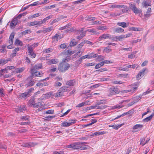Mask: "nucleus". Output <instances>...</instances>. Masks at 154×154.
Instances as JSON below:
<instances>
[{"label": "nucleus", "mask_w": 154, "mask_h": 154, "mask_svg": "<svg viewBox=\"0 0 154 154\" xmlns=\"http://www.w3.org/2000/svg\"><path fill=\"white\" fill-rule=\"evenodd\" d=\"M130 8L132 11L135 14H139L140 17L142 15V10L140 9H138L136 6L135 4L133 2L129 4Z\"/></svg>", "instance_id": "f257e3e1"}, {"label": "nucleus", "mask_w": 154, "mask_h": 154, "mask_svg": "<svg viewBox=\"0 0 154 154\" xmlns=\"http://www.w3.org/2000/svg\"><path fill=\"white\" fill-rule=\"evenodd\" d=\"M88 143L86 142H76L74 143V148L75 149H80L81 150H85L87 149L86 146H83V144H86Z\"/></svg>", "instance_id": "f03ea898"}, {"label": "nucleus", "mask_w": 154, "mask_h": 154, "mask_svg": "<svg viewBox=\"0 0 154 154\" xmlns=\"http://www.w3.org/2000/svg\"><path fill=\"white\" fill-rule=\"evenodd\" d=\"M69 67V64L62 62L60 63L58 69L60 71L64 72L67 70Z\"/></svg>", "instance_id": "7ed1b4c3"}, {"label": "nucleus", "mask_w": 154, "mask_h": 154, "mask_svg": "<svg viewBox=\"0 0 154 154\" xmlns=\"http://www.w3.org/2000/svg\"><path fill=\"white\" fill-rule=\"evenodd\" d=\"M108 95L109 97L118 94L120 91L118 88L114 87L110 88L108 91Z\"/></svg>", "instance_id": "20e7f679"}, {"label": "nucleus", "mask_w": 154, "mask_h": 154, "mask_svg": "<svg viewBox=\"0 0 154 154\" xmlns=\"http://www.w3.org/2000/svg\"><path fill=\"white\" fill-rule=\"evenodd\" d=\"M110 8H123L122 11L123 12H126L128 11V8L127 6L122 5H117L113 4L109 6Z\"/></svg>", "instance_id": "39448f33"}, {"label": "nucleus", "mask_w": 154, "mask_h": 154, "mask_svg": "<svg viewBox=\"0 0 154 154\" xmlns=\"http://www.w3.org/2000/svg\"><path fill=\"white\" fill-rule=\"evenodd\" d=\"M25 86L27 87L32 86L35 83L34 80L32 79L31 78H28L25 81Z\"/></svg>", "instance_id": "423d86ee"}, {"label": "nucleus", "mask_w": 154, "mask_h": 154, "mask_svg": "<svg viewBox=\"0 0 154 154\" xmlns=\"http://www.w3.org/2000/svg\"><path fill=\"white\" fill-rule=\"evenodd\" d=\"M76 121L75 119H70L68 122H65L62 123L61 126L62 127H68L75 123Z\"/></svg>", "instance_id": "0eeeda50"}, {"label": "nucleus", "mask_w": 154, "mask_h": 154, "mask_svg": "<svg viewBox=\"0 0 154 154\" xmlns=\"http://www.w3.org/2000/svg\"><path fill=\"white\" fill-rule=\"evenodd\" d=\"M132 35V33H131L124 35H121L119 36H117V39L118 41H121L126 38L130 37Z\"/></svg>", "instance_id": "6e6552de"}, {"label": "nucleus", "mask_w": 154, "mask_h": 154, "mask_svg": "<svg viewBox=\"0 0 154 154\" xmlns=\"http://www.w3.org/2000/svg\"><path fill=\"white\" fill-rule=\"evenodd\" d=\"M105 103L104 100H102L100 101V102H99L97 103V105L95 106V109H103L106 108L107 107V106L106 105H101L100 106L98 105L101 104Z\"/></svg>", "instance_id": "1a4fd4ad"}, {"label": "nucleus", "mask_w": 154, "mask_h": 154, "mask_svg": "<svg viewBox=\"0 0 154 154\" xmlns=\"http://www.w3.org/2000/svg\"><path fill=\"white\" fill-rule=\"evenodd\" d=\"M42 67V63H40L35 65L31 68V73L33 74L35 71L41 69Z\"/></svg>", "instance_id": "9d476101"}, {"label": "nucleus", "mask_w": 154, "mask_h": 154, "mask_svg": "<svg viewBox=\"0 0 154 154\" xmlns=\"http://www.w3.org/2000/svg\"><path fill=\"white\" fill-rule=\"evenodd\" d=\"M29 104L30 106L37 108L39 107L41 104L40 103H38L37 104H35L34 100L33 99L30 100L29 101Z\"/></svg>", "instance_id": "9b49d317"}, {"label": "nucleus", "mask_w": 154, "mask_h": 154, "mask_svg": "<svg viewBox=\"0 0 154 154\" xmlns=\"http://www.w3.org/2000/svg\"><path fill=\"white\" fill-rule=\"evenodd\" d=\"M146 69V68H143L141 71L139 72L136 77L138 80L140 79L144 75V73Z\"/></svg>", "instance_id": "f8f14e48"}, {"label": "nucleus", "mask_w": 154, "mask_h": 154, "mask_svg": "<svg viewBox=\"0 0 154 154\" xmlns=\"http://www.w3.org/2000/svg\"><path fill=\"white\" fill-rule=\"evenodd\" d=\"M151 0H144L142 3V5L143 7L146 8L148 6H151Z\"/></svg>", "instance_id": "ddd939ff"}, {"label": "nucleus", "mask_w": 154, "mask_h": 154, "mask_svg": "<svg viewBox=\"0 0 154 154\" xmlns=\"http://www.w3.org/2000/svg\"><path fill=\"white\" fill-rule=\"evenodd\" d=\"M59 61L57 59H52L49 60L47 61V63L48 64H56Z\"/></svg>", "instance_id": "4468645a"}, {"label": "nucleus", "mask_w": 154, "mask_h": 154, "mask_svg": "<svg viewBox=\"0 0 154 154\" xmlns=\"http://www.w3.org/2000/svg\"><path fill=\"white\" fill-rule=\"evenodd\" d=\"M62 38L61 35L58 33L56 34L54 36L52 37V39L54 40L58 41Z\"/></svg>", "instance_id": "2eb2a0df"}, {"label": "nucleus", "mask_w": 154, "mask_h": 154, "mask_svg": "<svg viewBox=\"0 0 154 154\" xmlns=\"http://www.w3.org/2000/svg\"><path fill=\"white\" fill-rule=\"evenodd\" d=\"M114 31L116 33H121L124 32V30L122 28L117 27L114 29Z\"/></svg>", "instance_id": "dca6fc26"}, {"label": "nucleus", "mask_w": 154, "mask_h": 154, "mask_svg": "<svg viewBox=\"0 0 154 154\" xmlns=\"http://www.w3.org/2000/svg\"><path fill=\"white\" fill-rule=\"evenodd\" d=\"M99 38L101 39L110 38L111 35L108 34H104L101 35Z\"/></svg>", "instance_id": "f3484780"}, {"label": "nucleus", "mask_w": 154, "mask_h": 154, "mask_svg": "<svg viewBox=\"0 0 154 154\" xmlns=\"http://www.w3.org/2000/svg\"><path fill=\"white\" fill-rule=\"evenodd\" d=\"M63 94V93L59 90L58 92L53 93V96H54V97H59L62 96Z\"/></svg>", "instance_id": "a211bd4d"}, {"label": "nucleus", "mask_w": 154, "mask_h": 154, "mask_svg": "<svg viewBox=\"0 0 154 154\" xmlns=\"http://www.w3.org/2000/svg\"><path fill=\"white\" fill-rule=\"evenodd\" d=\"M34 45H28V53L33 52V46L35 47V46H37V43L36 45L35 44Z\"/></svg>", "instance_id": "6ab92c4d"}, {"label": "nucleus", "mask_w": 154, "mask_h": 154, "mask_svg": "<svg viewBox=\"0 0 154 154\" xmlns=\"http://www.w3.org/2000/svg\"><path fill=\"white\" fill-rule=\"evenodd\" d=\"M14 69V67L13 66H8L4 69H2V71H5L6 73H8V69L11 70Z\"/></svg>", "instance_id": "aec40b11"}, {"label": "nucleus", "mask_w": 154, "mask_h": 154, "mask_svg": "<svg viewBox=\"0 0 154 154\" xmlns=\"http://www.w3.org/2000/svg\"><path fill=\"white\" fill-rule=\"evenodd\" d=\"M14 33L12 32L11 33L9 38V43L12 45L13 43V40L14 36Z\"/></svg>", "instance_id": "412c9836"}, {"label": "nucleus", "mask_w": 154, "mask_h": 154, "mask_svg": "<svg viewBox=\"0 0 154 154\" xmlns=\"http://www.w3.org/2000/svg\"><path fill=\"white\" fill-rule=\"evenodd\" d=\"M154 116V113H153L152 114L149 116L147 117L146 118L143 119V121L145 122H148L152 119Z\"/></svg>", "instance_id": "4be33fe9"}, {"label": "nucleus", "mask_w": 154, "mask_h": 154, "mask_svg": "<svg viewBox=\"0 0 154 154\" xmlns=\"http://www.w3.org/2000/svg\"><path fill=\"white\" fill-rule=\"evenodd\" d=\"M29 96V95L28 93L26 92L20 94L19 96V97L21 98H24L26 97H28Z\"/></svg>", "instance_id": "5701e85b"}, {"label": "nucleus", "mask_w": 154, "mask_h": 154, "mask_svg": "<svg viewBox=\"0 0 154 154\" xmlns=\"http://www.w3.org/2000/svg\"><path fill=\"white\" fill-rule=\"evenodd\" d=\"M86 31L91 32L93 35H99L100 33L96 31L94 29H88L86 30Z\"/></svg>", "instance_id": "b1692460"}, {"label": "nucleus", "mask_w": 154, "mask_h": 154, "mask_svg": "<svg viewBox=\"0 0 154 154\" xmlns=\"http://www.w3.org/2000/svg\"><path fill=\"white\" fill-rule=\"evenodd\" d=\"M32 74L33 76L41 77L42 76L43 74L42 73L39 72L35 71L33 74L32 73Z\"/></svg>", "instance_id": "393cba45"}, {"label": "nucleus", "mask_w": 154, "mask_h": 154, "mask_svg": "<svg viewBox=\"0 0 154 154\" xmlns=\"http://www.w3.org/2000/svg\"><path fill=\"white\" fill-rule=\"evenodd\" d=\"M137 87H135L133 88H132L130 90H124L122 92L124 93H127L128 92H132V93L134 92L136 90H137Z\"/></svg>", "instance_id": "a878e982"}, {"label": "nucleus", "mask_w": 154, "mask_h": 154, "mask_svg": "<svg viewBox=\"0 0 154 154\" xmlns=\"http://www.w3.org/2000/svg\"><path fill=\"white\" fill-rule=\"evenodd\" d=\"M106 132H105L104 131L97 132L93 133V135L94 136L96 137L98 135H102L103 134H106Z\"/></svg>", "instance_id": "bb28decb"}, {"label": "nucleus", "mask_w": 154, "mask_h": 154, "mask_svg": "<svg viewBox=\"0 0 154 154\" xmlns=\"http://www.w3.org/2000/svg\"><path fill=\"white\" fill-rule=\"evenodd\" d=\"M75 84V82L74 80H70L67 81L66 85L69 86H73Z\"/></svg>", "instance_id": "cd10ccee"}, {"label": "nucleus", "mask_w": 154, "mask_h": 154, "mask_svg": "<svg viewBox=\"0 0 154 154\" xmlns=\"http://www.w3.org/2000/svg\"><path fill=\"white\" fill-rule=\"evenodd\" d=\"M89 102V101H86L85 102H83L81 103H80L78 104L76 106V107H81L84 106L85 105H86L88 104V103Z\"/></svg>", "instance_id": "c85d7f7f"}, {"label": "nucleus", "mask_w": 154, "mask_h": 154, "mask_svg": "<svg viewBox=\"0 0 154 154\" xmlns=\"http://www.w3.org/2000/svg\"><path fill=\"white\" fill-rule=\"evenodd\" d=\"M24 70L23 67L17 68L15 69L14 72L16 73H20L23 72Z\"/></svg>", "instance_id": "c756f323"}, {"label": "nucleus", "mask_w": 154, "mask_h": 154, "mask_svg": "<svg viewBox=\"0 0 154 154\" xmlns=\"http://www.w3.org/2000/svg\"><path fill=\"white\" fill-rule=\"evenodd\" d=\"M117 25L121 26L123 28H125L127 26L126 23L124 22H118L117 23Z\"/></svg>", "instance_id": "7c9ffc66"}, {"label": "nucleus", "mask_w": 154, "mask_h": 154, "mask_svg": "<svg viewBox=\"0 0 154 154\" xmlns=\"http://www.w3.org/2000/svg\"><path fill=\"white\" fill-rule=\"evenodd\" d=\"M31 32H32L31 31V29H29L21 32V34H22V35H24L27 34H29L31 33Z\"/></svg>", "instance_id": "2f4dec72"}, {"label": "nucleus", "mask_w": 154, "mask_h": 154, "mask_svg": "<svg viewBox=\"0 0 154 154\" xmlns=\"http://www.w3.org/2000/svg\"><path fill=\"white\" fill-rule=\"evenodd\" d=\"M19 50V48H15L13 51V53L11 54V55L12 57H14L16 55V52Z\"/></svg>", "instance_id": "473e14b6"}, {"label": "nucleus", "mask_w": 154, "mask_h": 154, "mask_svg": "<svg viewBox=\"0 0 154 154\" xmlns=\"http://www.w3.org/2000/svg\"><path fill=\"white\" fill-rule=\"evenodd\" d=\"M83 30H82L81 31V34L79 36L77 37V38L78 39L80 40L84 37L85 35V34L83 32Z\"/></svg>", "instance_id": "72a5a7b5"}, {"label": "nucleus", "mask_w": 154, "mask_h": 154, "mask_svg": "<svg viewBox=\"0 0 154 154\" xmlns=\"http://www.w3.org/2000/svg\"><path fill=\"white\" fill-rule=\"evenodd\" d=\"M15 43L16 45H20L22 46L23 45L22 42L20 41L18 38H17L16 40Z\"/></svg>", "instance_id": "f704fd0d"}, {"label": "nucleus", "mask_w": 154, "mask_h": 154, "mask_svg": "<svg viewBox=\"0 0 154 154\" xmlns=\"http://www.w3.org/2000/svg\"><path fill=\"white\" fill-rule=\"evenodd\" d=\"M103 65L104 63L103 61L100 62V63L97 64L95 67V69H97L99 68Z\"/></svg>", "instance_id": "c9c22d12"}, {"label": "nucleus", "mask_w": 154, "mask_h": 154, "mask_svg": "<svg viewBox=\"0 0 154 154\" xmlns=\"http://www.w3.org/2000/svg\"><path fill=\"white\" fill-rule=\"evenodd\" d=\"M53 29L52 26H51L49 27L45 28L43 29V32H49L52 30Z\"/></svg>", "instance_id": "e433bc0d"}, {"label": "nucleus", "mask_w": 154, "mask_h": 154, "mask_svg": "<svg viewBox=\"0 0 154 154\" xmlns=\"http://www.w3.org/2000/svg\"><path fill=\"white\" fill-rule=\"evenodd\" d=\"M68 88L66 86H63L59 90L60 91L63 93V92L67 91L68 90Z\"/></svg>", "instance_id": "4c0bfd02"}, {"label": "nucleus", "mask_w": 154, "mask_h": 154, "mask_svg": "<svg viewBox=\"0 0 154 154\" xmlns=\"http://www.w3.org/2000/svg\"><path fill=\"white\" fill-rule=\"evenodd\" d=\"M97 29L98 30H101L104 31L107 29L108 28L106 26H100L98 27Z\"/></svg>", "instance_id": "58836bf2"}, {"label": "nucleus", "mask_w": 154, "mask_h": 154, "mask_svg": "<svg viewBox=\"0 0 154 154\" xmlns=\"http://www.w3.org/2000/svg\"><path fill=\"white\" fill-rule=\"evenodd\" d=\"M77 44V42L74 39L72 40L70 42L69 45L70 46H73Z\"/></svg>", "instance_id": "ea45409f"}, {"label": "nucleus", "mask_w": 154, "mask_h": 154, "mask_svg": "<svg viewBox=\"0 0 154 154\" xmlns=\"http://www.w3.org/2000/svg\"><path fill=\"white\" fill-rule=\"evenodd\" d=\"M143 126L142 125L137 124L133 126V128L134 129L140 128H142L143 127Z\"/></svg>", "instance_id": "a19ab883"}, {"label": "nucleus", "mask_w": 154, "mask_h": 154, "mask_svg": "<svg viewBox=\"0 0 154 154\" xmlns=\"http://www.w3.org/2000/svg\"><path fill=\"white\" fill-rule=\"evenodd\" d=\"M88 55H85L84 56H82L79 59L78 63H79V64H80L81 63V61L84 59H85L88 57Z\"/></svg>", "instance_id": "79ce46f5"}, {"label": "nucleus", "mask_w": 154, "mask_h": 154, "mask_svg": "<svg viewBox=\"0 0 154 154\" xmlns=\"http://www.w3.org/2000/svg\"><path fill=\"white\" fill-rule=\"evenodd\" d=\"M66 148H71L72 150H74V143H73L70 145L66 146Z\"/></svg>", "instance_id": "37998d69"}, {"label": "nucleus", "mask_w": 154, "mask_h": 154, "mask_svg": "<svg viewBox=\"0 0 154 154\" xmlns=\"http://www.w3.org/2000/svg\"><path fill=\"white\" fill-rule=\"evenodd\" d=\"M40 16L39 13H37L33 15H30L28 17L29 18H33L38 17Z\"/></svg>", "instance_id": "c03bdc74"}, {"label": "nucleus", "mask_w": 154, "mask_h": 154, "mask_svg": "<svg viewBox=\"0 0 154 154\" xmlns=\"http://www.w3.org/2000/svg\"><path fill=\"white\" fill-rule=\"evenodd\" d=\"M70 57L69 56H67L65 58H64L62 61V62L65 63L67 62L70 60Z\"/></svg>", "instance_id": "a18cd8bd"}, {"label": "nucleus", "mask_w": 154, "mask_h": 154, "mask_svg": "<svg viewBox=\"0 0 154 154\" xmlns=\"http://www.w3.org/2000/svg\"><path fill=\"white\" fill-rule=\"evenodd\" d=\"M33 146V143H29L24 144L23 146L25 147H31Z\"/></svg>", "instance_id": "49530a36"}, {"label": "nucleus", "mask_w": 154, "mask_h": 154, "mask_svg": "<svg viewBox=\"0 0 154 154\" xmlns=\"http://www.w3.org/2000/svg\"><path fill=\"white\" fill-rule=\"evenodd\" d=\"M11 21L16 25H17V23H20V21H18L17 19V18H16V17L14 18Z\"/></svg>", "instance_id": "de8ad7c7"}, {"label": "nucleus", "mask_w": 154, "mask_h": 154, "mask_svg": "<svg viewBox=\"0 0 154 154\" xmlns=\"http://www.w3.org/2000/svg\"><path fill=\"white\" fill-rule=\"evenodd\" d=\"M51 17H52V16H49L46 17L43 20H41L42 22L43 23V24L45 23L47 20L50 19Z\"/></svg>", "instance_id": "09e8293b"}, {"label": "nucleus", "mask_w": 154, "mask_h": 154, "mask_svg": "<svg viewBox=\"0 0 154 154\" xmlns=\"http://www.w3.org/2000/svg\"><path fill=\"white\" fill-rule=\"evenodd\" d=\"M150 13H147V12H146V14H144V19L145 20H147L148 18L150 17Z\"/></svg>", "instance_id": "8fccbe9b"}, {"label": "nucleus", "mask_w": 154, "mask_h": 154, "mask_svg": "<svg viewBox=\"0 0 154 154\" xmlns=\"http://www.w3.org/2000/svg\"><path fill=\"white\" fill-rule=\"evenodd\" d=\"M29 117L28 116H22L21 117V119L22 120H28Z\"/></svg>", "instance_id": "3c124183"}, {"label": "nucleus", "mask_w": 154, "mask_h": 154, "mask_svg": "<svg viewBox=\"0 0 154 154\" xmlns=\"http://www.w3.org/2000/svg\"><path fill=\"white\" fill-rule=\"evenodd\" d=\"M107 69L106 68H101L100 69H99L96 70V72H97L98 73H100V72H104L107 71Z\"/></svg>", "instance_id": "603ef678"}, {"label": "nucleus", "mask_w": 154, "mask_h": 154, "mask_svg": "<svg viewBox=\"0 0 154 154\" xmlns=\"http://www.w3.org/2000/svg\"><path fill=\"white\" fill-rule=\"evenodd\" d=\"M104 57L101 55L98 56V55L97 57V60L99 61L104 60Z\"/></svg>", "instance_id": "864d4df0"}, {"label": "nucleus", "mask_w": 154, "mask_h": 154, "mask_svg": "<svg viewBox=\"0 0 154 154\" xmlns=\"http://www.w3.org/2000/svg\"><path fill=\"white\" fill-rule=\"evenodd\" d=\"M50 2L49 0H44L43 1L41 2H39L38 4L41 5L42 4H46Z\"/></svg>", "instance_id": "5fc2aeb1"}, {"label": "nucleus", "mask_w": 154, "mask_h": 154, "mask_svg": "<svg viewBox=\"0 0 154 154\" xmlns=\"http://www.w3.org/2000/svg\"><path fill=\"white\" fill-rule=\"evenodd\" d=\"M53 50L51 48L45 49L43 50V52L45 53H49L52 51Z\"/></svg>", "instance_id": "6e6d98bb"}, {"label": "nucleus", "mask_w": 154, "mask_h": 154, "mask_svg": "<svg viewBox=\"0 0 154 154\" xmlns=\"http://www.w3.org/2000/svg\"><path fill=\"white\" fill-rule=\"evenodd\" d=\"M36 25H37V21L30 22L28 24V26H32Z\"/></svg>", "instance_id": "4d7b16f0"}, {"label": "nucleus", "mask_w": 154, "mask_h": 154, "mask_svg": "<svg viewBox=\"0 0 154 154\" xmlns=\"http://www.w3.org/2000/svg\"><path fill=\"white\" fill-rule=\"evenodd\" d=\"M29 56L32 58H34L36 57V54L34 52L29 53Z\"/></svg>", "instance_id": "13d9d810"}, {"label": "nucleus", "mask_w": 154, "mask_h": 154, "mask_svg": "<svg viewBox=\"0 0 154 154\" xmlns=\"http://www.w3.org/2000/svg\"><path fill=\"white\" fill-rule=\"evenodd\" d=\"M145 138H141L140 139V144L143 146L146 144L145 142Z\"/></svg>", "instance_id": "bf43d9fd"}, {"label": "nucleus", "mask_w": 154, "mask_h": 154, "mask_svg": "<svg viewBox=\"0 0 154 154\" xmlns=\"http://www.w3.org/2000/svg\"><path fill=\"white\" fill-rule=\"evenodd\" d=\"M101 85V84L100 83L96 84H95L94 85L92 86L91 87V88H96Z\"/></svg>", "instance_id": "052dcab7"}, {"label": "nucleus", "mask_w": 154, "mask_h": 154, "mask_svg": "<svg viewBox=\"0 0 154 154\" xmlns=\"http://www.w3.org/2000/svg\"><path fill=\"white\" fill-rule=\"evenodd\" d=\"M122 107V106H121L119 104L116 105L114 106H113L111 109H119L121 108Z\"/></svg>", "instance_id": "680f3d73"}, {"label": "nucleus", "mask_w": 154, "mask_h": 154, "mask_svg": "<svg viewBox=\"0 0 154 154\" xmlns=\"http://www.w3.org/2000/svg\"><path fill=\"white\" fill-rule=\"evenodd\" d=\"M100 81L101 82H103L104 81H110V79L108 78H102L100 79Z\"/></svg>", "instance_id": "e2e57ef3"}, {"label": "nucleus", "mask_w": 154, "mask_h": 154, "mask_svg": "<svg viewBox=\"0 0 154 154\" xmlns=\"http://www.w3.org/2000/svg\"><path fill=\"white\" fill-rule=\"evenodd\" d=\"M54 112V110H49L45 112V113L47 114H53Z\"/></svg>", "instance_id": "0e129e2a"}, {"label": "nucleus", "mask_w": 154, "mask_h": 154, "mask_svg": "<svg viewBox=\"0 0 154 154\" xmlns=\"http://www.w3.org/2000/svg\"><path fill=\"white\" fill-rule=\"evenodd\" d=\"M98 56V54H91L89 55V57H88V58H94L96 57H97Z\"/></svg>", "instance_id": "69168bd1"}, {"label": "nucleus", "mask_w": 154, "mask_h": 154, "mask_svg": "<svg viewBox=\"0 0 154 154\" xmlns=\"http://www.w3.org/2000/svg\"><path fill=\"white\" fill-rule=\"evenodd\" d=\"M6 47V46L5 45H2V46H0V52H4L5 49Z\"/></svg>", "instance_id": "338daca9"}, {"label": "nucleus", "mask_w": 154, "mask_h": 154, "mask_svg": "<svg viewBox=\"0 0 154 154\" xmlns=\"http://www.w3.org/2000/svg\"><path fill=\"white\" fill-rule=\"evenodd\" d=\"M104 51L106 53H109L111 51V49L107 47H105L104 49Z\"/></svg>", "instance_id": "774afa93"}]
</instances>
